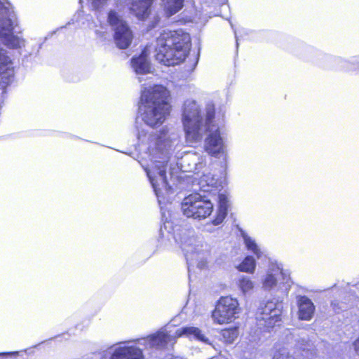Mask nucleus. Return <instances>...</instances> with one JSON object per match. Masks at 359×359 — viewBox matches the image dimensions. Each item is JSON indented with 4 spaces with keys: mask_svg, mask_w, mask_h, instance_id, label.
<instances>
[{
    "mask_svg": "<svg viewBox=\"0 0 359 359\" xmlns=\"http://www.w3.org/2000/svg\"><path fill=\"white\" fill-rule=\"evenodd\" d=\"M225 113L222 109L216 110L212 102H208L202 112L199 104L194 100H187L184 104L182 122L186 142L189 145L199 143L203 139L204 149L215 158L226 156L225 137L221 127Z\"/></svg>",
    "mask_w": 359,
    "mask_h": 359,
    "instance_id": "nucleus-1",
    "label": "nucleus"
},
{
    "mask_svg": "<svg viewBox=\"0 0 359 359\" xmlns=\"http://www.w3.org/2000/svg\"><path fill=\"white\" fill-rule=\"evenodd\" d=\"M169 92L161 85L143 86L139 107L142 122L136 121L135 130L140 145L148 144L151 138L159 137L166 134L171 140L167 130L163 129L159 134L149 133L147 127L155 128L162 125L170 113V105L168 101Z\"/></svg>",
    "mask_w": 359,
    "mask_h": 359,
    "instance_id": "nucleus-2",
    "label": "nucleus"
},
{
    "mask_svg": "<svg viewBox=\"0 0 359 359\" xmlns=\"http://www.w3.org/2000/svg\"><path fill=\"white\" fill-rule=\"evenodd\" d=\"M148 144L140 145L148 155L149 164L140 163L154 191L161 203V196L170 190L167 177V167L169 151L172 147V141L164 134L159 137H152Z\"/></svg>",
    "mask_w": 359,
    "mask_h": 359,
    "instance_id": "nucleus-3",
    "label": "nucleus"
},
{
    "mask_svg": "<svg viewBox=\"0 0 359 359\" xmlns=\"http://www.w3.org/2000/svg\"><path fill=\"white\" fill-rule=\"evenodd\" d=\"M190 47L189 33L182 29L165 30L156 39V58L166 66L178 65L186 58Z\"/></svg>",
    "mask_w": 359,
    "mask_h": 359,
    "instance_id": "nucleus-4",
    "label": "nucleus"
},
{
    "mask_svg": "<svg viewBox=\"0 0 359 359\" xmlns=\"http://www.w3.org/2000/svg\"><path fill=\"white\" fill-rule=\"evenodd\" d=\"M18 25L16 15L10 4L0 0V40L10 48H20L25 45L24 39L13 34Z\"/></svg>",
    "mask_w": 359,
    "mask_h": 359,
    "instance_id": "nucleus-5",
    "label": "nucleus"
},
{
    "mask_svg": "<svg viewBox=\"0 0 359 359\" xmlns=\"http://www.w3.org/2000/svg\"><path fill=\"white\" fill-rule=\"evenodd\" d=\"M174 239L187 258L194 259L208 254L207 245L197 239L193 229L182 228L175 230Z\"/></svg>",
    "mask_w": 359,
    "mask_h": 359,
    "instance_id": "nucleus-6",
    "label": "nucleus"
},
{
    "mask_svg": "<svg viewBox=\"0 0 359 359\" xmlns=\"http://www.w3.org/2000/svg\"><path fill=\"white\" fill-rule=\"evenodd\" d=\"M213 204L206 196L193 193L185 197L182 203V210L187 217L202 219L209 217L213 211Z\"/></svg>",
    "mask_w": 359,
    "mask_h": 359,
    "instance_id": "nucleus-7",
    "label": "nucleus"
},
{
    "mask_svg": "<svg viewBox=\"0 0 359 359\" xmlns=\"http://www.w3.org/2000/svg\"><path fill=\"white\" fill-rule=\"evenodd\" d=\"M240 313L241 308L236 298L231 296L222 297L212 312V319L217 325L228 324L238 318Z\"/></svg>",
    "mask_w": 359,
    "mask_h": 359,
    "instance_id": "nucleus-8",
    "label": "nucleus"
},
{
    "mask_svg": "<svg viewBox=\"0 0 359 359\" xmlns=\"http://www.w3.org/2000/svg\"><path fill=\"white\" fill-rule=\"evenodd\" d=\"M132 341H121L110 346L104 355L102 353L95 354L91 359H103L107 355H110V359H144L143 351L137 344Z\"/></svg>",
    "mask_w": 359,
    "mask_h": 359,
    "instance_id": "nucleus-9",
    "label": "nucleus"
},
{
    "mask_svg": "<svg viewBox=\"0 0 359 359\" xmlns=\"http://www.w3.org/2000/svg\"><path fill=\"white\" fill-rule=\"evenodd\" d=\"M108 21L114 30V41L118 48L126 49L133 39V32L128 25L114 11L108 14Z\"/></svg>",
    "mask_w": 359,
    "mask_h": 359,
    "instance_id": "nucleus-10",
    "label": "nucleus"
},
{
    "mask_svg": "<svg viewBox=\"0 0 359 359\" xmlns=\"http://www.w3.org/2000/svg\"><path fill=\"white\" fill-rule=\"evenodd\" d=\"M170 325L161 328L156 333L150 334L147 337L133 340L134 344L144 346L145 348L163 349L168 346H172L176 343L174 334H171Z\"/></svg>",
    "mask_w": 359,
    "mask_h": 359,
    "instance_id": "nucleus-11",
    "label": "nucleus"
},
{
    "mask_svg": "<svg viewBox=\"0 0 359 359\" xmlns=\"http://www.w3.org/2000/svg\"><path fill=\"white\" fill-rule=\"evenodd\" d=\"M281 313V308L277 302H267L257 313V326L260 329L270 331L280 322Z\"/></svg>",
    "mask_w": 359,
    "mask_h": 359,
    "instance_id": "nucleus-12",
    "label": "nucleus"
},
{
    "mask_svg": "<svg viewBox=\"0 0 359 359\" xmlns=\"http://www.w3.org/2000/svg\"><path fill=\"white\" fill-rule=\"evenodd\" d=\"M289 274L277 263H271L261 279L262 287L264 291L278 290L281 285V279L286 280Z\"/></svg>",
    "mask_w": 359,
    "mask_h": 359,
    "instance_id": "nucleus-13",
    "label": "nucleus"
},
{
    "mask_svg": "<svg viewBox=\"0 0 359 359\" xmlns=\"http://www.w3.org/2000/svg\"><path fill=\"white\" fill-rule=\"evenodd\" d=\"M13 62L6 50L0 47V87L4 88L13 76Z\"/></svg>",
    "mask_w": 359,
    "mask_h": 359,
    "instance_id": "nucleus-14",
    "label": "nucleus"
},
{
    "mask_svg": "<svg viewBox=\"0 0 359 359\" xmlns=\"http://www.w3.org/2000/svg\"><path fill=\"white\" fill-rule=\"evenodd\" d=\"M297 306V318L300 320H311L316 312V306L311 299L305 295H297L296 297Z\"/></svg>",
    "mask_w": 359,
    "mask_h": 359,
    "instance_id": "nucleus-15",
    "label": "nucleus"
},
{
    "mask_svg": "<svg viewBox=\"0 0 359 359\" xmlns=\"http://www.w3.org/2000/svg\"><path fill=\"white\" fill-rule=\"evenodd\" d=\"M205 157L196 152H188L181 159V165L186 172H196L205 165Z\"/></svg>",
    "mask_w": 359,
    "mask_h": 359,
    "instance_id": "nucleus-16",
    "label": "nucleus"
},
{
    "mask_svg": "<svg viewBox=\"0 0 359 359\" xmlns=\"http://www.w3.org/2000/svg\"><path fill=\"white\" fill-rule=\"evenodd\" d=\"M153 0H131L129 9L139 20L146 19L150 14Z\"/></svg>",
    "mask_w": 359,
    "mask_h": 359,
    "instance_id": "nucleus-17",
    "label": "nucleus"
},
{
    "mask_svg": "<svg viewBox=\"0 0 359 359\" xmlns=\"http://www.w3.org/2000/svg\"><path fill=\"white\" fill-rule=\"evenodd\" d=\"M174 335L175 340L179 337H187L201 341L203 343L208 344V339L202 333L201 330L194 326H184L177 329Z\"/></svg>",
    "mask_w": 359,
    "mask_h": 359,
    "instance_id": "nucleus-18",
    "label": "nucleus"
},
{
    "mask_svg": "<svg viewBox=\"0 0 359 359\" xmlns=\"http://www.w3.org/2000/svg\"><path fill=\"white\" fill-rule=\"evenodd\" d=\"M131 66L137 74L143 75L151 72V62L148 59V54L146 50H143L139 56L133 57Z\"/></svg>",
    "mask_w": 359,
    "mask_h": 359,
    "instance_id": "nucleus-19",
    "label": "nucleus"
},
{
    "mask_svg": "<svg viewBox=\"0 0 359 359\" xmlns=\"http://www.w3.org/2000/svg\"><path fill=\"white\" fill-rule=\"evenodd\" d=\"M218 203L216 216L212 220V224L215 226L220 224L227 215L228 208L229 207V196L225 193H220L218 196Z\"/></svg>",
    "mask_w": 359,
    "mask_h": 359,
    "instance_id": "nucleus-20",
    "label": "nucleus"
},
{
    "mask_svg": "<svg viewBox=\"0 0 359 359\" xmlns=\"http://www.w3.org/2000/svg\"><path fill=\"white\" fill-rule=\"evenodd\" d=\"M200 189L203 192H210L213 189L217 188L219 184L217 178L210 172H206L200 177L198 181Z\"/></svg>",
    "mask_w": 359,
    "mask_h": 359,
    "instance_id": "nucleus-21",
    "label": "nucleus"
},
{
    "mask_svg": "<svg viewBox=\"0 0 359 359\" xmlns=\"http://www.w3.org/2000/svg\"><path fill=\"white\" fill-rule=\"evenodd\" d=\"M241 236L248 250L254 254L257 259H261L264 255V252L257 243L255 239L248 235L244 231L241 232Z\"/></svg>",
    "mask_w": 359,
    "mask_h": 359,
    "instance_id": "nucleus-22",
    "label": "nucleus"
},
{
    "mask_svg": "<svg viewBox=\"0 0 359 359\" xmlns=\"http://www.w3.org/2000/svg\"><path fill=\"white\" fill-rule=\"evenodd\" d=\"M184 0H161V6L167 17H170L180 11L184 6Z\"/></svg>",
    "mask_w": 359,
    "mask_h": 359,
    "instance_id": "nucleus-23",
    "label": "nucleus"
},
{
    "mask_svg": "<svg viewBox=\"0 0 359 359\" xmlns=\"http://www.w3.org/2000/svg\"><path fill=\"white\" fill-rule=\"evenodd\" d=\"M236 284L243 294L251 293L255 287V282L248 276H241Z\"/></svg>",
    "mask_w": 359,
    "mask_h": 359,
    "instance_id": "nucleus-24",
    "label": "nucleus"
},
{
    "mask_svg": "<svg viewBox=\"0 0 359 359\" xmlns=\"http://www.w3.org/2000/svg\"><path fill=\"white\" fill-rule=\"evenodd\" d=\"M256 268V261L252 256H247L244 260L237 266L238 271L253 273Z\"/></svg>",
    "mask_w": 359,
    "mask_h": 359,
    "instance_id": "nucleus-25",
    "label": "nucleus"
},
{
    "mask_svg": "<svg viewBox=\"0 0 359 359\" xmlns=\"http://www.w3.org/2000/svg\"><path fill=\"white\" fill-rule=\"evenodd\" d=\"M223 339L226 343L231 344L238 336V330L236 327L225 329L222 331Z\"/></svg>",
    "mask_w": 359,
    "mask_h": 359,
    "instance_id": "nucleus-26",
    "label": "nucleus"
},
{
    "mask_svg": "<svg viewBox=\"0 0 359 359\" xmlns=\"http://www.w3.org/2000/svg\"><path fill=\"white\" fill-rule=\"evenodd\" d=\"M110 0H88L91 8L95 11H101L105 8Z\"/></svg>",
    "mask_w": 359,
    "mask_h": 359,
    "instance_id": "nucleus-27",
    "label": "nucleus"
},
{
    "mask_svg": "<svg viewBox=\"0 0 359 359\" xmlns=\"http://www.w3.org/2000/svg\"><path fill=\"white\" fill-rule=\"evenodd\" d=\"M273 359H295L294 357L290 354L287 350L283 348L276 352Z\"/></svg>",
    "mask_w": 359,
    "mask_h": 359,
    "instance_id": "nucleus-28",
    "label": "nucleus"
},
{
    "mask_svg": "<svg viewBox=\"0 0 359 359\" xmlns=\"http://www.w3.org/2000/svg\"><path fill=\"white\" fill-rule=\"evenodd\" d=\"M352 347L355 355L359 356V337L353 342Z\"/></svg>",
    "mask_w": 359,
    "mask_h": 359,
    "instance_id": "nucleus-29",
    "label": "nucleus"
},
{
    "mask_svg": "<svg viewBox=\"0 0 359 359\" xmlns=\"http://www.w3.org/2000/svg\"><path fill=\"white\" fill-rule=\"evenodd\" d=\"M198 266H199L200 268H203V267H204L205 266V262H204L203 261V262H201V263H199Z\"/></svg>",
    "mask_w": 359,
    "mask_h": 359,
    "instance_id": "nucleus-30",
    "label": "nucleus"
},
{
    "mask_svg": "<svg viewBox=\"0 0 359 359\" xmlns=\"http://www.w3.org/2000/svg\"><path fill=\"white\" fill-rule=\"evenodd\" d=\"M299 348H302V350H306V349H308V348H307V347L304 346L303 345H301V346H299Z\"/></svg>",
    "mask_w": 359,
    "mask_h": 359,
    "instance_id": "nucleus-31",
    "label": "nucleus"
},
{
    "mask_svg": "<svg viewBox=\"0 0 359 359\" xmlns=\"http://www.w3.org/2000/svg\"><path fill=\"white\" fill-rule=\"evenodd\" d=\"M168 325H170V327H172V326H175V324H172H172H171V323H170ZM170 328H171V327H170Z\"/></svg>",
    "mask_w": 359,
    "mask_h": 359,
    "instance_id": "nucleus-32",
    "label": "nucleus"
},
{
    "mask_svg": "<svg viewBox=\"0 0 359 359\" xmlns=\"http://www.w3.org/2000/svg\"><path fill=\"white\" fill-rule=\"evenodd\" d=\"M245 354H246V353H245ZM244 357H245V358L248 359V356L247 355H244Z\"/></svg>",
    "mask_w": 359,
    "mask_h": 359,
    "instance_id": "nucleus-33",
    "label": "nucleus"
},
{
    "mask_svg": "<svg viewBox=\"0 0 359 359\" xmlns=\"http://www.w3.org/2000/svg\"><path fill=\"white\" fill-rule=\"evenodd\" d=\"M253 359H256V357H254Z\"/></svg>",
    "mask_w": 359,
    "mask_h": 359,
    "instance_id": "nucleus-34",
    "label": "nucleus"
}]
</instances>
